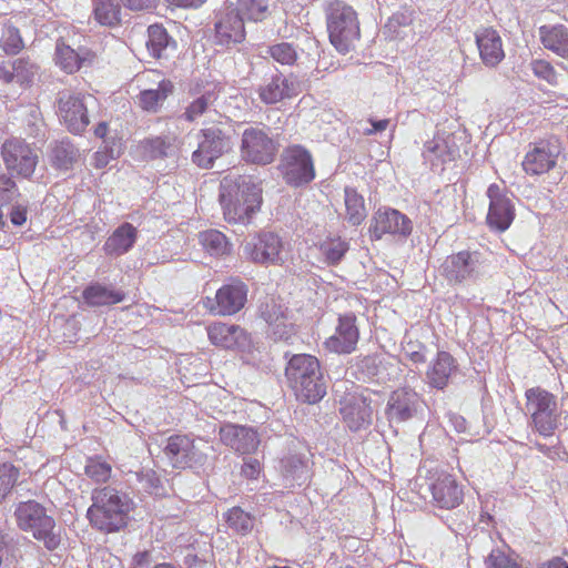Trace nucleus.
I'll list each match as a JSON object with an SVG mask.
<instances>
[{
    "mask_svg": "<svg viewBox=\"0 0 568 568\" xmlns=\"http://www.w3.org/2000/svg\"><path fill=\"white\" fill-rule=\"evenodd\" d=\"M78 156V149L69 142L62 141L52 150V163L59 170H70Z\"/></svg>",
    "mask_w": 568,
    "mask_h": 568,
    "instance_id": "43",
    "label": "nucleus"
},
{
    "mask_svg": "<svg viewBox=\"0 0 568 568\" xmlns=\"http://www.w3.org/2000/svg\"><path fill=\"white\" fill-rule=\"evenodd\" d=\"M458 148L454 142L449 143L448 139L435 136L427 141L424 146L423 156L430 162L433 166L447 163L456 158Z\"/></svg>",
    "mask_w": 568,
    "mask_h": 568,
    "instance_id": "32",
    "label": "nucleus"
},
{
    "mask_svg": "<svg viewBox=\"0 0 568 568\" xmlns=\"http://www.w3.org/2000/svg\"><path fill=\"white\" fill-rule=\"evenodd\" d=\"M285 376L296 397L302 402L314 404L326 394V384L315 356L293 355L285 367Z\"/></svg>",
    "mask_w": 568,
    "mask_h": 568,
    "instance_id": "3",
    "label": "nucleus"
},
{
    "mask_svg": "<svg viewBox=\"0 0 568 568\" xmlns=\"http://www.w3.org/2000/svg\"><path fill=\"white\" fill-rule=\"evenodd\" d=\"M0 80H2L4 83L16 82L13 61L3 62L0 64Z\"/></svg>",
    "mask_w": 568,
    "mask_h": 568,
    "instance_id": "63",
    "label": "nucleus"
},
{
    "mask_svg": "<svg viewBox=\"0 0 568 568\" xmlns=\"http://www.w3.org/2000/svg\"><path fill=\"white\" fill-rule=\"evenodd\" d=\"M283 242L273 232H261L246 241L243 252L246 258L258 264H277L282 261Z\"/></svg>",
    "mask_w": 568,
    "mask_h": 568,
    "instance_id": "15",
    "label": "nucleus"
},
{
    "mask_svg": "<svg viewBox=\"0 0 568 568\" xmlns=\"http://www.w3.org/2000/svg\"><path fill=\"white\" fill-rule=\"evenodd\" d=\"M94 17L103 26L113 27L121 21V6L118 0H93Z\"/></svg>",
    "mask_w": 568,
    "mask_h": 568,
    "instance_id": "42",
    "label": "nucleus"
},
{
    "mask_svg": "<svg viewBox=\"0 0 568 568\" xmlns=\"http://www.w3.org/2000/svg\"><path fill=\"white\" fill-rule=\"evenodd\" d=\"M213 450L207 442L180 434L170 436L163 447L164 456L178 469L204 470L210 465L209 453Z\"/></svg>",
    "mask_w": 568,
    "mask_h": 568,
    "instance_id": "4",
    "label": "nucleus"
},
{
    "mask_svg": "<svg viewBox=\"0 0 568 568\" xmlns=\"http://www.w3.org/2000/svg\"><path fill=\"white\" fill-rule=\"evenodd\" d=\"M440 274L453 285L476 283L487 274V265L477 252L463 251L444 260Z\"/></svg>",
    "mask_w": 568,
    "mask_h": 568,
    "instance_id": "7",
    "label": "nucleus"
},
{
    "mask_svg": "<svg viewBox=\"0 0 568 568\" xmlns=\"http://www.w3.org/2000/svg\"><path fill=\"white\" fill-rule=\"evenodd\" d=\"M247 297V286L240 280H232L216 292V304L222 315H233L241 311Z\"/></svg>",
    "mask_w": 568,
    "mask_h": 568,
    "instance_id": "25",
    "label": "nucleus"
},
{
    "mask_svg": "<svg viewBox=\"0 0 568 568\" xmlns=\"http://www.w3.org/2000/svg\"><path fill=\"white\" fill-rule=\"evenodd\" d=\"M14 516L18 527L42 541L48 550H54L59 547L61 538L55 531L54 519L47 514L45 508L34 500L20 503Z\"/></svg>",
    "mask_w": 568,
    "mask_h": 568,
    "instance_id": "5",
    "label": "nucleus"
},
{
    "mask_svg": "<svg viewBox=\"0 0 568 568\" xmlns=\"http://www.w3.org/2000/svg\"><path fill=\"white\" fill-rule=\"evenodd\" d=\"M1 155L9 172L29 178L38 164V152L20 139H10L1 148Z\"/></svg>",
    "mask_w": 568,
    "mask_h": 568,
    "instance_id": "13",
    "label": "nucleus"
},
{
    "mask_svg": "<svg viewBox=\"0 0 568 568\" xmlns=\"http://www.w3.org/2000/svg\"><path fill=\"white\" fill-rule=\"evenodd\" d=\"M485 564L486 568H521L516 559L499 549L491 550Z\"/></svg>",
    "mask_w": 568,
    "mask_h": 568,
    "instance_id": "55",
    "label": "nucleus"
},
{
    "mask_svg": "<svg viewBox=\"0 0 568 568\" xmlns=\"http://www.w3.org/2000/svg\"><path fill=\"white\" fill-rule=\"evenodd\" d=\"M480 59L487 67H496L505 57L503 41L498 32L486 28L476 33Z\"/></svg>",
    "mask_w": 568,
    "mask_h": 568,
    "instance_id": "27",
    "label": "nucleus"
},
{
    "mask_svg": "<svg viewBox=\"0 0 568 568\" xmlns=\"http://www.w3.org/2000/svg\"><path fill=\"white\" fill-rule=\"evenodd\" d=\"M215 39L222 45L240 43L245 38L244 22L233 9L226 8L216 14Z\"/></svg>",
    "mask_w": 568,
    "mask_h": 568,
    "instance_id": "23",
    "label": "nucleus"
},
{
    "mask_svg": "<svg viewBox=\"0 0 568 568\" xmlns=\"http://www.w3.org/2000/svg\"><path fill=\"white\" fill-rule=\"evenodd\" d=\"M226 524L239 534L245 535L253 528V518L240 507H233L225 515Z\"/></svg>",
    "mask_w": 568,
    "mask_h": 568,
    "instance_id": "45",
    "label": "nucleus"
},
{
    "mask_svg": "<svg viewBox=\"0 0 568 568\" xmlns=\"http://www.w3.org/2000/svg\"><path fill=\"white\" fill-rule=\"evenodd\" d=\"M200 241L203 247L211 255H223L230 251L226 236L216 230H209L200 234Z\"/></svg>",
    "mask_w": 568,
    "mask_h": 568,
    "instance_id": "44",
    "label": "nucleus"
},
{
    "mask_svg": "<svg viewBox=\"0 0 568 568\" xmlns=\"http://www.w3.org/2000/svg\"><path fill=\"white\" fill-rule=\"evenodd\" d=\"M277 144L268 131L258 126H248L242 133L241 155L246 162L266 165L274 161Z\"/></svg>",
    "mask_w": 568,
    "mask_h": 568,
    "instance_id": "11",
    "label": "nucleus"
},
{
    "mask_svg": "<svg viewBox=\"0 0 568 568\" xmlns=\"http://www.w3.org/2000/svg\"><path fill=\"white\" fill-rule=\"evenodd\" d=\"M19 469L12 464H0V501L11 491L17 484Z\"/></svg>",
    "mask_w": 568,
    "mask_h": 568,
    "instance_id": "49",
    "label": "nucleus"
},
{
    "mask_svg": "<svg viewBox=\"0 0 568 568\" xmlns=\"http://www.w3.org/2000/svg\"><path fill=\"white\" fill-rule=\"evenodd\" d=\"M538 33L545 49L568 60V27L564 24L541 26Z\"/></svg>",
    "mask_w": 568,
    "mask_h": 568,
    "instance_id": "30",
    "label": "nucleus"
},
{
    "mask_svg": "<svg viewBox=\"0 0 568 568\" xmlns=\"http://www.w3.org/2000/svg\"><path fill=\"white\" fill-rule=\"evenodd\" d=\"M136 237L138 230L131 223H122L106 239L103 250L106 255L121 256L133 247Z\"/></svg>",
    "mask_w": 568,
    "mask_h": 568,
    "instance_id": "29",
    "label": "nucleus"
},
{
    "mask_svg": "<svg viewBox=\"0 0 568 568\" xmlns=\"http://www.w3.org/2000/svg\"><path fill=\"white\" fill-rule=\"evenodd\" d=\"M201 134L202 139L192 154V161L202 169H210L215 160L231 151L232 141L230 135L219 126L203 129Z\"/></svg>",
    "mask_w": 568,
    "mask_h": 568,
    "instance_id": "12",
    "label": "nucleus"
},
{
    "mask_svg": "<svg viewBox=\"0 0 568 568\" xmlns=\"http://www.w3.org/2000/svg\"><path fill=\"white\" fill-rule=\"evenodd\" d=\"M19 195L16 182L4 174L0 175V200L12 201Z\"/></svg>",
    "mask_w": 568,
    "mask_h": 568,
    "instance_id": "57",
    "label": "nucleus"
},
{
    "mask_svg": "<svg viewBox=\"0 0 568 568\" xmlns=\"http://www.w3.org/2000/svg\"><path fill=\"white\" fill-rule=\"evenodd\" d=\"M419 395L409 387H400L390 393L386 416L389 422L403 423L414 418L422 408Z\"/></svg>",
    "mask_w": 568,
    "mask_h": 568,
    "instance_id": "18",
    "label": "nucleus"
},
{
    "mask_svg": "<svg viewBox=\"0 0 568 568\" xmlns=\"http://www.w3.org/2000/svg\"><path fill=\"white\" fill-rule=\"evenodd\" d=\"M219 435L225 446L240 454H252L260 445L257 432L247 426L225 424L221 426Z\"/></svg>",
    "mask_w": 568,
    "mask_h": 568,
    "instance_id": "22",
    "label": "nucleus"
},
{
    "mask_svg": "<svg viewBox=\"0 0 568 568\" xmlns=\"http://www.w3.org/2000/svg\"><path fill=\"white\" fill-rule=\"evenodd\" d=\"M94 55L85 50L78 52L62 41L55 45V63L67 73L77 72L87 61L91 62Z\"/></svg>",
    "mask_w": 568,
    "mask_h": 568,
    "instance_id": "33",
    "label": "nucleus"
},
{
    "mask_svg": "<svg viewBox=\"0 0 568 568\" xmlns=\"http://www.w3.org/2000/svg\"><path fill=\"white\" fill-rule=\"evenodd\" d=\"M174 85L170 80L163 79L156 89L143 90L138 97L139 105L148 112H158L163 102L173 93Z\"/></svg>",
    "mask_w": 568,
    "mask_h": 568,
    "instance_id": "36",
    "label": "nucleus"
},
{
    "mask_svg": "<svg viewBox=\"0 0 568 568\" xmlns=\"http://www.w3.org/2000/svg\"><path fill=\"white\" fill-rule=\"evenodd\" d=\"M300 83L293 78L275 74L258 88V97L266 104H274L300 93Z\"/></svg>",
    "mask_w": 568,
    "mask_h": 568,
    "instance_id": "24",
    "label": "nucleus"
},
{
    "mask_svg": "<svg viewBox=\"0 0 568 568\" xmlns=\"http://www.w3.org/2000/svg\"><path fill=\"white\" fill-rule=\"evenodd\" d=\"M344 194L346 220L352 225H359L367 215L364 197L354 187L349 186L345 187Z\"/></svg>",
    "mask_w": 568,
    "mask_h": 568,
    "instance_id": "40",
    "label": "nucleus"
},
{
    "mask_svg": "<svg viewBox=\"0 0 568 568\" xmlns=\"http://www.w3.org/2000/svg\"><path fill=\"white\" fill-rule=\"evenodd\" d=\"M11 547V538L8 534L0 530V568H3L8 559Z\"/></svg>",
    "mask_w": 568,
    "mask_h": 568,
    "instance_id": "62",
    "label": "nucleus"
},
{
    "mask_svg": "<svg viewBox=\"0 0 568 568\" xmlns=\"http://www.w3.org/2000/svg\"><path fill=\"white\" fill-rule=\"evenodd\" d=\"M0 48L7 54H17L23 49V41L16 27L8 26L3 29L0 38Z\"/></svg>",
    "mask_w": 568,
    "mask_h": 568,
    "instance_id": "46",
    "label": "nucleus"
},
{
    "mask_svg": "<svg viewBox=\"0 0 568 568\" xmlns=\"http://www.w3.org/2000/svg\"><path fill=\"white\" fill-rule=\"evenodd\" d=\"M111 470L110 464L94 458H90L84 468L85 475L95 483L108 481Z\"/></svg>",
    "mask_w": 568,
    "mask_h": 568,
    "instance_id": "52",
    "label": "nucleus"
},
{
    "mask_svg": "<svg viewBox=\"0 0 568 568\" xmlns=\"http://www.w3.org/2000/svg\"><path fill=\"white\" fill-rule=\"evenodd\" d=\"M175 141L176 136L174 134L148 136L140 141L139 148L145 159H164L173 155Z\"/></svg>",
    "mask_w": 568,
    "mask_h": 568,
    "instance_id": "34",
    "label": "nucleus"
},
{
    "mask_svg": "<svg viewBox=\"0 0 568 568\" xmlns=\"http://www.w3.org/2000/svg\"><path fill=\"white\" fill-rule=\"evenodd\" d=\"M344 423L352 432L366 429L372 424L371 400L361 395L346 397L339 408Z\"/></svg>",
    "mask_w": 568,
    "mask_h": 568,
    "instance_id": "21",
    "label": "nucleus"
},
{
    "mask_svg": "<svg viewBox=\"0 0 568 568\" xmlns=\"http://www.w3.org/2000/svg\"><path fill=\"white\" fill-rule=\"evenodd\" d=\"M121 143L119 141L113 140L111 144L108 141H104V146L99 149L94 155V166L98 169L105 168L111 160H114L121 154Z\"/></svg>",
    "mask_w": 568,
    "mask_h": 568,
    "instance_id": "50",
    "label": "nucleus"
},
{
    "mask_svg": "<svg viewBox=\"0 0 568 568\" xmlns=\"http://www.w3.org/2000/svg\"><path fill=\"white\" fill-rule=\"evenodd\" d=\"M354 367L363 379L376 378L383 382L386 377L385 357L379 354L356 357Z\"/></svg>",
    "mask_w": 568,
    "mask_h": 568,
    "instance_id": "38",
    "label": "nucleus"
},
{
    "mask_svg": "<svg viewBox=\"0 0 568 568\" xmlns=\"http://www.w3.org/2000/svg\"><path fill=\"white\" fill-rule=\"evenodd\" d=\"M527 410L530 413L537 432L542 436L552 435L558 424L556 397L539 387L526 392Z\"/></svg>",
    "mask_w": 568,
    "mask_h": 568,
    "instance_id": "8",
    "label": "nucleus"
},
{
    "mask_svg": "<svg viewBox=\"0 0 568 568\" xmlns=\"http://www.w3.org/2000/svg\"><path fill=\"white\" fill-rule=\"evenodd\" d=\"M123 4L133 11H143L154 8L158 0H122Z\"/></svg>",
    "mask_w": 568,
    "mask_h": 568,
    "instance_id": "60",
    "label": "nucleus"
},
{
    "mask_svg": "<svg viewBox=\"0 0 568 568\" xmlns=\"http://www.w3.org/2000/svg\"><path fill=\"white\" fill-rule=\"evenodd\" d=\"M146 48L153 58L168 59L176 50V42L165 28L152 24L148 28Z\"/></svg>",
    "mask_w": 568,
    "mask_h": 568,
    "instance_id": "31",
    "label": "nucleus"
},
{
    "mask_svg": "<svg viewBox=\"0 0 568 568\" xmlns=\"http://www.w3.org/2000/svg\"><path fill=\"white\" fill-rule=\"evenodd\" d=\"M560 153V143L555 138L530 143L521 163L523 170L529 175L548 173L556 166Z\"/></svg>",
    "mask_w": 568,
    "mask_h": 568,
    "instance_id": "14",
    "label": "nucleus"
},
{
    "mask_svg": "<svg viewBox=\"0 0 568 568\" xmlns=\"http://www.w3.org/2000/svg\"><path fill=\"white\" fill-rule=\"evenodd\" d=\"M287 313V307L284 306L281 302L268 298L260 306L261 317L265 321L267 325H274L276 320L284 321V314Z\"/></svg>",
    "mask_w": 568,
    "mask_h": 568,
    "instance_id": "47",
    "label": "nucleus"
},
{
    "mask_svg": "<svg viewBox=\"0 0 568 568\" xmlns=\"http://www.w3.org/2000/svg\"><path fill=\"white\" fill-rule=\"evenodd\" d=\"M369 123L372 124V129H368L365 131V134H374L377 132L385 131L388 128L389 120H369Z\"/></svg>",
    "mask_w": 568,
    "mask_h": 568,
    "instance_id": "64",
    "label": "nucleus"
},
{
    "mask_svg": "<svg viewBox=\"0 0 568 568\" xmlns=\"http://www.w3.org/2000/svg\"><path fill=\"white\" fill-rule=\"evenodd\" d=\"M220 202L225 221L248 224L262 204V189L246 176H225L220 186Z\"/></svg>",
    "mask_w": 568,
    "mask_h": 568,
    "instance_id": "1",
    "label": "nucleus"
},
{
    "mask_svg": "<svg viewBox=\"0 0 568 568\" xmlns=\"http://www.w3.org/2000/svg\"><path fill=\"white\" fill-rule=\"evenodd\" d=\"M92 505L87 516L91 526L103 532H114L128 524L131 499L113 487L97 488L91 494Z\"/></svg>",
    "mask_w": 568,
    "mask_h": 568,
    "instance_id": "2",
    "label": "nucleus"
},
{
    "mask_svg": "<svg viewBox=\"0 0 568 568\" xmlns=\"http://www.w3.org/2000/svg\"><path fill=\"white\" fill-rule=\"evenodd\" d=\"M94 103L91 94L63 91L58 98V114L71 133L79 134L89 125L88 110Z\"/></svg>",
    "mask_w": 568,
    "mask_h": 568,
    "instance_id": "9",
    "label": "nucleus"
},
{
    "mask_svg": "<svg viewBox=\"0 0 568 568\" xmlns=\"http://www.w3.org/2000/svg\"><path fill=\"white\" fill-rule=\"evenodd\" d=\"M10 221L16 226H21L27 221V207L23 205H13L10 210Z\"/></svg>",
    "mask_w": 568,
    "mask_h": 568,
    "instance_id": "61",
    "label": "nucleus"
},
{
    "mask_svg": "<svg viewBox=\"0 0 568 568\" xmlns=\"http://www.w3.org/2000/svg\"><path fill=\"white\" fill-rule=\"evenodd\" d=\"M428 489L434 504L443 509H453L463 501V489L455 477L447 473H436L429 478Z\"/></svg>",
    "mask_w": 568,
    "mask_h": 568,
    "instance_id": "19",
    "label": "nucleus"
},
{
    "mask_svg": "<svg viewBox=\"0 0 568 568\" xmlns=\"http://www.w3.org/2000/svg\"><path fill=\"white\" fill-rule=\"evenodd\" d=\"M282 474L288 487L302 486L310 478L306 460L300 455H291L282 459Z\"/></svg>",
    "mask_w": 568,
    "mask_h": 568,
    "instance_id": "35",
    "label": "nucleus"
},
{
    "mask_svg": "<svg viewBox=\"0 0 568 568\" xmlns=\"http://www.w3.org/2000/svg\"><path fill=\"white\" fill-rule=\"evenodd\" d=\"M327 30L331 43L341 53H347L359 39V26L355 11L335 0L327 8Z\"/></svg>",
    "mask_w": 568,
    "mask_h": 568,
    "instance_id": "6",
    "label": "nucleus"
},
{
    "mask_svg": "<svg viewBox=\"0 0 568 568\" xmlns=\"http://www.w3.org/2000/svg\"><path fill=\"white\" fill-rule=\"evenodd\" d=\"M268 333L278 341H288L295 335V326L288 317V313L284 314V321L276 320L274 325H267Z\"/></svg>",
    "mask_w": 568,
    "mask_h": 568,
    "instance_id": "54",
    "label": "nucleus"
},
{
    "mask_svg": "<svg viewBox=\"0 0 568 568\" xmlns=\"http://www.w3.org/2000/svg\"><path fill=\"white\" fill-rule=\"evenodd\" d=\"M359 339V329L354 314H345L338 317L335 333L325 341L329 352L336 354H351L356 349Z\"/></svg>",
    "mask_w": 568,
    "mask_h": 568,
    "instance_id": "20",
    "label": "nucleus"
},
{
    "mask_svg": "<svg viewBox=\"0 0 568 568\" xmlns=\"http://www.w3.org/2000/svg\"><path fill=\"white\" fill-rule=\"evenodd\" d=\"M348 250V244L341 239L329 240L321 245V252L328 264H337Z\"/></svg>",
    "mask_w": 568,
    "mask_h": 568,
    "instance_id": "48",
    "label": "nucleus"
},
{
    "mask_svg": "<svg viewBox=\"0 0 568 568\" xmlns=\"http://www.w3.org/2000/svg\"><path fill=\"white\" fill-rule=\"evenodd\" d=\"M240 14L242 21L260 22L267 18L268 0H236V8L234 10Z\"/></svg>",
    "mask_w": 568,
    "mask_h": 568,
    "instance_id": "41",
    "label": "nucleus"
},
{
    "mask_svg": "<svg viewBox=\"0 0 568 568\" xmlns=\"http://www.w3.org/2000/svg\"><path fill=\"white\" fill-rule=\"evenodd\" d=\"M261 471V464L256 458H246L242 466V474L248 479L257 478Z\"/></svg>",
    "mask_w": 568,
    "mask_h": 568,
    "instance_id": "59",
    "label": "nucleus"
},
{
    "mask_svg": "<svg viewBox=\"0 0 568 568\" xmlns=\"http://www.w3.org/2000/svg\"><path fill=\"white\" fill-rule=\"evenodd\" d=\"M83 298L91 306H105L120 303L125 295L100 283L92 284L83 291Z\"/></svg>",
    "mask_w": 568,
    "mask_h": 568,
    "instance_id": "37",
    "label": "nucleus"
},
{
    "mask_svg": "<svg viewBox=\"0 0 568 568\" xmlns=\"http://www.w3.org/2000/svg\"><path fill=\"white\" fill-rule=\"evenodd\" d=\"M412 230L413 223L409 217L390 207L378 209L374 213L369 225V234L374 240H381L385 234L407 237Z\"/></svg>",
    "mask_w": 568,
    "mask_h": 568,
    "instance_id": "16",
    "label": "nucleus"
},
{
    "mask_svg": "<svg viewBox=\"0 0 568 568\" xmlns=\"http://www.w3.org/2000/svg\"><path fill=\"white\" fill-rule=\"evenodd\" d=\"M487 196L489 199L487 225L497 232L506 231L515 219V207L511 200L495 183L489 185Z\"/></svg>",
    "mask_w": 568,
    "mask_h": 568,
    "instance_id": "17",
    "label": "nucleus"
},
{
    "mask_svg": "<svg viewBox=\"0 0 568 568\" xmlns=\"http://www.w3.org/2000/svg\"><path fill=\"white\" fill-rule=\"evenodd\" d=\"M280 169L285 182L292 186L308 184L315 178L312 155L301 145H291L283 151Z\"/></svg>",
    "mask_w": 568,
    "mask_h": 568,
    "instance_id": "10",
    "label": "nucleus"
},
{
    "mask_svg": "<svg viewBox=\"0 0 568 568\" xmlns=\"http://www.w3.org/2000/svg\"><path fill=\"white\" fill-rule=\"evenodd\" d=\"M212 344L223 348L242 347L247 343L246 332L239 325L215 323L207 327Z\"/></svg>",
    "mask_w": 568,
    "mask_h": 568,
    "instance_id": "28",
    "label": "nucleus"
},
{
    "mask_svg": "<svg viewBox=\"0 0 568 568\" xmlns=\"http://www.w3.org/2000/svg\"><path fill=\"white\" fill-rule=\"evenodd\" d=\"M457 369L456 359L448 352L440 351L426 372V383L433 388L444 389Z\"/></svg>",
    "mask_w": 568,
    "mask_h": 568,
    "instance_id": "26",
    "label": "nucleus"
},
{
    "mask_svg": "<svg viewBox=\"0 0 568 568\" xmlns=\"http://www.w3.org/2000/svg\"><path fill=\"white\" fill-rule=\"evenodd\" d=\"M267 53L278 63L281 64H293L297 59V52L293 44L287 42H281L274 45H271L267 50Z\"/></svg>",
    "mask_w": 568,
    "mask_h": 568,
    "instance_id": "51",
    "label": "nucleus"
},
{
    "mask_svg": "<svg viewBox=\"0 0 568 568\" xmlns=\"http://www.w3.org/2000/svg\"><path fill=\"white\" fill-rule=\"evenodd\" d=\"M424 348V346L412 341L407 342V344L404 346L405 354L414 363H424L426 361Z\"/></svg>",
    "mask_w": 568,
    "mask_h": 568,
    "instance_id": "58",
    "label": "nucleus"
},
{
    "mask_svg": "<svg viewBox=\"0 0 568 568\" xmlns=\"http://www.w3.org/2000/svg\"><path fill=\"white\" fill-rule=\"evenodd\" d=\"M13 68L16 73V82L19 84H29L38 68L31 63L28 59L19 58L13 60Z\"/></svg>",
    "mask_w": 568,
    "mask_h": 568,
    "instance_id": "53",
    "label": "nucleus"
},
{
    "mask_svg": "<svg viewBox=\"0 0 568 568\" xmlns=\"http://www.w3.org/2000/svg\"><path fill=\"white\" fill-rule=\"evenodd\" d=\"M216 101V94L213 91H206L200 97H196L185 108L184 113L181 115L187 122H194L201 116L215 113L214 103Z\"/></svg>",
    "mask_w": 568,
    "mask_h": 568,
    "instance_id": "39",
    "label": "nucleus"
},
{
    "mask_svg": "<svg viewBox=\"0 0 568 568\" xmlns=\"http://www.w3.org/2000/svg\"><path fill=\"white\" fill-rule=\"evenodd\" d=\"M531 69L536 77L546 80L550 84L557 83V73L548 61L535 60L531 62Z\"/></svg>",
    "mask_w": 568,
    "mask_h": 568,
    "instance_id": "56",
    "label": "nucleus"
}]
</instances>
